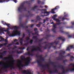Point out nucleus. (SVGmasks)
Listing matches in <instances>:
<instances>
[{
	"label": "nucleus",
	"mask_w": 74,
	"mask_h": 74,
	"mask_svg": "<svg viewBox=\"0 0 74 74\" xmlns=\"http://www.w3.org/2000/svg\"><path fill=\"white\" fill-rule=\"evenodd\" d=\"M2 23L4 25L7 26L8 28L6 30H4V28L0 27V34H2V33L5 34V32L9 37H14L15 36H20L21 31L18 30L20 27H23L25 29H28V26L25 25L24 23L21 22L19 24V26L18 27L17 26H12L10 24L7 23L6 22L3 21H2Z\"/></svg>",
	"instance_id": "1"
},
{
	"label": "nucleus",
	"mask_w": 74,
	"mask_h": 74,
	"mask_svg": "<svg viewBox=\"0 0 74 74\" xmlns=\"http://www.w3.org/2000/svg\"><path fill=\"white\" fill-rule=\"evenodd\" d=\"M21 59V60H17L18 63L15 65L14 64L15 60H13L12 62L9 64L3 66V69L5 70L7 69H15L17 67L19 69V71L22 72L23 74H28V70H22L24 67L28 65V58H26L24 56H22Z\"/></svg>",
	"instance_id": "2"
},
{
	"label": "nucleus",
	"mask_w": 74,
	"mask_h": 74,
	"mask_svg": "<svg viewBox=\"0 0 74 74\" xmlns=\"http://www.w3.org/2000/svg\"><path fill=\"white\" fill-rule=\"evenodd\" d=\"M57 40H58V38L54 42L49 43L48 42L45 41L43 43V44L45 45L44 46H42L41 45V43H39V47H38L37 48L36 47V46H32L31 47L33 49L31 50L30 52L29 51H28V66H29V63H31L30 61L32 60L31 58H29V56H34V55L35 51H39V52H42V50H41V48H43L44 49H47V48H48V49H49L52 47L55 49H57L56 46H54V44H56V45L58 44Z\"/></svg>",
	"instance_id": "3"
},
{
	"label": "nucleus",
	"mask_w": 74,
	"mask_h": 74,
	"mask_svg": "<svg viewBox=\"0 0 74 74\" xmlns=\"http://www.w3.org/2000/svg\"><path fill=\"white\" fill-rule=\"evenodd\" d=\"M38 7V6L35 5L33 7H32V10L34 11H36V10L37 11H41L42 14H46L47 15H41V16H42L43 18H44L45 16H48L49 15V14H50V13H51L52 14H55V12H54V11H55V10H57V9H59V6H56L55 8L52 9L51 10V11L47 12H45L47 11L46 9L40 10L39 9H37V8Z\"/></svg>",
	"instance_id": "4"
},
{
	"label": "nucleus",
	"mask_w": 74,
	"mask_h": 74,
	"mask_svg": "<svg viewBox=\"0 0 74 74\" xmlns=\"http://www.w3.org/2000/svg\"><path fill=\"white\" fill-rule=\"evenodd\" d=\"M25 2H23L21 4L20 6L18 7V11L19 12H22L23 11H27V14H23L22 15L20 14L19 16V20L21 21V19L23 17H26L28 18V9L27 7L24 6Z\"/></svg>",
	"instance_id": "5"
},
{
	"label": "nucleus",
	"mask_w": 74,
	"mask_h": 74,
	"mask_svg": "<svg viewBox=\"0 0 74 74\" xmlns=\"http://www.w3.org/2000/svg\"><path fill=\"white\" fill-rule=\"evenodd\" d=\"M56 53H59L60 55L57 58V60H61L63 61V63H64L67 62V60H64L63 59H64L65 58V57H66L67 56H70V55L71 54V53H70L68 54L67 56H64L63 55L65 53V51L64 50H61V51H56Z\"/></svg>",
	"instance_id": "6"
},
{
	"label": "nucleus",
	"mask_w": 74,
	"mask_h": 74,
	"mask_svg": "<svg viewBox=\"0 0 74 74\" xmlns=\"http://www.w3.org/2000/svg\"><path fill=\"white\" fill-rule=\"evenodd\" d=\"M25 36V35L23 34L22 38H18V41H20L21 45L22 46H27L28 45V37H27L25 39H23V38Z\"/></svg>",
	"instance_id": "7"
},
{
	"label": "nucleus",
	"mask_w": 74,
	"mask_h": 74,
	"mask_svg": "<svg viewBox=\"0 0 74 74\" xmlns=\"http://www.w3.org/2000/svg\"><path fill=\"white\" fill-rule=\"evenodd\" d=\"M51 24H53V28L52 29V31L54 33H55L56 32V29L57 27L56 26H58V25H60L61 24H62L63 25H66L67 23L66 22H58V23H53V22H52L51 23Z\"/></svg>",
	"instance_id": "8"
},
{
	"label": "nucleus",
	"mask_w": 74,
	"mask_h": 74,
	"mask_svg": "<svg viewBox=\"0 0 74 74\" xmlns=\"http://www.w3.org/2000/svg\"><path fill=\"white\" fill-rule=\"evenodd\" d=\"M59 28L60 29V31L61 33H63V34H66L68 35V38H74V34L70 35L69 32H66L63 31V27H59Z\"/></svg>",
	"instance_id": "9"
},
{
	"label": "nucleus",
	"mask_w": 74,
	"mask_h": 74,
	"mask_svg": "<svg viewBox=\"0 0 74 74\" xmlns=\"http://www.w3.org/2000/svg\"><path fill=\"white\" fill-rule=\"evenodd\" d=\"M18 49H20L21 50L20 51H18V50H16L15 51H13L12 52V53H15V52L17 53V54H20V53H22L23 52V50L22 51V49H25V47H19Z\"/></svg>",
	"instance_id": "10"
},
{
	"label": "nucleus",
	"mask_w": 74,
	"mask_h": 74,
	"mask_svg": "<svg viewBox=\"0 0 74 74\" xmlns=\"http://www.w3.org/2000/svg\"><path fill=\"white\" fill-rule=\"evenodd\" d=\"M68 14H66V15H65L64 17L63 18V17H62V16H60L58 17L59 19H62V21H63L65 19H66V20H67V21H69V19L68 18H65V17H68Z\"/></svg>",
	"instance_id": "11"
},
{
	"label": "nucleus",
	"mask_w": 74,
	"mask_h": 74,
	"mask_svg": "<svg viewBox=\"0 0 74 74\" xmlns=\"http://www.w3.org/2000/svg\"><path fill=\"white\" fill-rule=\"evenodd\" d=\"M6 39H4V38L0 36V38L1 39V40H0V42L1 41H5V42H8V40H7V39L8 38V35H6Z\"/></svg>",
	"instance_id": "12"
},
{
	"label": "nucleus",
	"mask_w": 74,
	"mask_h": 74,
	"mask_svg": "<svg viewBox=\"0 0 74 74\" xmlns=\"http://www.w3.org/2000/svg\"><path fill=\"white\" fill-rule=\"evenodd\" d=\"M36 20H31L32 22H37L38 21H41V18H40V16H36Z\"/></svg>",
	"instance_id": "13"
},
{
	"label": "nucleus",
	"mask_w": 74,
	"mask_h": 74,
	"mask_svg": "<svg viewBox=\"0 0 74 74\" xmlns=\"http://www.w3.org/2000/svg\"><path fill=\"white\" fill-rule=\"evenodd\" d=\"M10 0H0V3H3L4 2H8ZM13 1H14L15 3H17V0H12Z\"/></svg>",
	"instance_id": "14"
},
{
	"label": "nucleus",
	"mask_w": 74,
	"mask_h": 74,
	"mask_svg": "<svg viewBox=\"0 0 74 74\" xmlns=\"http://www.w3.org/2000/svg\"><path fill=\"white\" fill-rule=\"evenodd\" d=\"M56 16H57V15L56 14H55L53 15V19L54 21H55L57 22H61V20H59V19L58 18H55Z\"/></svg>",
	"instance_id": "15"
},
{
	"label": "nucleus",
	"mask_w": 74,
	"mask_h": 74,
	"mask_svg": "<svg viewBox=\"0 0 74 74\" xmlns=\"http://www.w3.org/2000/svg\"><path fill=\"white\" fill-rule=\"evenodd\" d=\"M3 59H4L5 60H11V59L14 60V58H13V56H12V55H11V57L9 58H3Z\"/></svg>",
	"instance_id": "16"
},
{
	"label": "nucleus",
	"mask_w": 74,
	"mask_h": 74,
	"mask_svg": "<svg viewBox=\"0 0 74 74\" xmlns=\"http://www.w3.org/2000/svg\"><path fill=\"white\" fill-rule=\"evenodd\" d=\"M18 41V40L16 39L14 40V41L12 42V45H18L19 44L18 42L15 43V42H17Z\"/></svg>",
	"instance_id": "17"
},
{
	"label": "nucleus",
	"mask_w": 74,
	"mask_h": 74,
	"mask_svg": "<svg viewBox=\"0 0 74 74\" xmlns=\"http://www.w3.org/2000/svg\"><path fill=\"white\" fill-rule=\"evenodd\" d=\"M3 51V49H1L0 50V55L1 56H0V59H2L3 60H4V59H3L4 58H3V56H4V54H3V53L1 52H2Z\"/></svg>",
	"instance_id": "18"
},
{
	"label": "nucleus",
	"mask_w": 74,
	"mask_h": 74,
	"mask_svg": "<svg viewBox=\"0 0 74 74\" xmlns=\"http://www.w3.org/2000/svg\"><path fill=\"white\" fill-rule=\"evenodd\" d=\"M34 15V14H32V12L31 11H28V16H33Z\"/></svg>",
	"instance_id": "19"
},
{
	"label": "nucleus",
	"mask_w": 74,
	"mask_h": 74,
	"mask_svg": "<svg viewBox=\"0 0 74 74\" xmlns=\"http://www.w3.org/2000/svg\"><path fill=\"white\" fill-rule=\"evenodd\" d=\"M74 47V46L73 45H69L68 46L66 50V51H70V48H73Z\"/></svg>",
	"instance_id": "20"
},
{
	"label": "nucleus",
	"mask_w": 74,
	"mask_h": 74,
	"mask_svg": "<svg viewBox=\"0 0 74 74\" xmlns=\"http://www.w3.org/2000/svg\"><path fill=\"white\" fill-rule=\"evenodd\" d=\"M71 23L72 25L71 27H66V28H73L74 26V22H72Z\"/></svg>",
	"instance_id": "21"
},
{
	"label": "nucleus",
	"mask_w": 74,
	"mask_h": 74,
	"mask_svg": "<svg viewBox=\"0 0 74 74\" xmlns=\"http://www.w3.org/2000/svg\"><path fill=\"white\" fill-rule=\"evenodd\" d=\"M33 71L30 69H28V74H33Z\"/></svg>",
	"instance_id": "22"
},
{
	"label": "nucleus",
	"mask_w": 74,
	"mask_h": 74,
	"mask_svg": "<svg viewBox=\"0 0 74 74\" xmlns=\"http://www.w3.org/2000/svg\"><path fill=\"white\" fill-rule=\"evenodd\" d=\"M34 1V0H30L29 1H28V8L29 6H30L31 5V3H32V2H33Z\"/></svg>",
	"instance_id": "23"
},
{
	"label": "nucleus",
	"mask_w": 74,
	"mask_h": 74,
	"mask_svg": "<svg viewBox=\"0 0 74 74\" xmlns=\"http://www.w3.org/2000/svg\"><path fill=\"white\" fill-rule=\"evenodd\" d=\"M37 2L38 4H44V3H45L44 2H41L40 1H39L38 0Z\"/></svg>",
	"instance_id": "24"
},
{
	"label": "nucleus",
	"mask_w": 74,
	"mask_h": 74,
	"mask_svg": "<svg viewBox=\"0 0 74 74\" xmlns=\"http://www.w3.org/2000/svg\"><path fill=\"white\" fill-rule=\"evenodd\" d=\"M7 65H5V63H4L3 64H2V63H0V66H3V70H5L6 71H7V69H4L3 68V67H4V66H7Z\"/></svg>",
	"instance_id": "25"
},
{
	"label": "nucleus",
	"mask_w": 74,
	"mask_h": 74,
	"mask_svg": "<svg viewBox=\"0 0 74 74\" xmlns=\"http://www.w3.org/2000/svg\"><path fill=\"white\" fill-rule=\"evenodd\" d=\"M7 43H3V44H0V48H1V47H3V45H4L5 46L6 45H7Z\"/></svg>",
	"instance_id": "26"
},
{
	"label": "nucleus",
	"mask_w": 74,
	"mask_h": 74,
	"mask_svg": "<svg viewBox=\"0 0 74 74\" xmlns=\"http://www.w3.org/2000/svg\"><path fill=\"white\" fill-rule=\"evenodd\" d=\"M32 34L33 35V36H35V35L38 36V32H35L34 33H32Z\"/></svg>",
	"instance_id": "27"
},
{
	"label": "nucleus",
	"mask_w": 74,
	"mask_h": 74,
	"mask_svg": "<svg viewBox=\"0 0 74 74\" xmlns=\"http://www.w3.org/2000/svg\"><path fill=\"white\" fill-rule=\"evenodd\" d=\"M72 67L73 68H72V72L74 71V64L72 63Z\"/></svg>",
	"instance_id": "28"
},
{
	"label": "nucleus",
	"mask_w": 74,
	"mask_h": 74,
	"mask_svg": "<svg viewBox=\"0 0 74 74\" xmlns=\"http://www.w3.org/2000/svg\"><path fill=\"white\" fill-rule=\"evenodd\" d=\"M34 24H28V26L29 27H33L34 26Z\"/></svg>",
	"instance_id": "29"
},
{
	"label": "nucleus",
	"mask_w": 74,
	"mask_h": 74,
	"mask_svg": "<svg viewBox=\"0 0 74 74\" xmlns=\"http://www.w3.org/2000/svg\"><path fill=\"white\" fill-rule=\"evenodd\" d=\"M32 38H34L35 40H38V38H37V36H34L32 37Z\"/></svg>",
	"instance_id": "30"
},
{
	"label": "nucleus",
	"mask_w": 74,
	"mask_h": 74,
	"mask_svg": "<svg viewBox=\"0 0 74 74\" xmlns=\"http://www.w3.org/2000/svg\"><path fill=\"white\" fill-rule=\"evenodd\" d=\"M7 53V51H3L2 53L3 55H4H4H5V54H6Z\"/></svg>",
	"instance_id": "31"
},
{
	"label": "nucleus",
	"mask_w": 74,
	"mask_h": 74,
	"mask_svg": "<svg viewBox=\"0 0 74 74\" xmlns=\"http://www.w3.org/2000/svg\"><path fill=\"white\" fill-rule=\"evenodd\" d=\"M74 59V57L72 56H71V57H70V59L71 60L73 61V60Z\"/></svg>",
	"instance_id": "32"
},
{
	"label": "nucleus",
	"mask_w": 74,
	"mask_h": 74,
	"mask_svg": "<svg viewBox=\"0 0 74 74\" xmlns=\"http://www.w3.org/2000/svg\"><path fill=\"white\" fill-rule=\"evenodd\" d=\"M51 36V35H50L49 34H48L47 35V38H46V39H47V40H48V38H49V37H50Z\"/></svg>",
	"instance_id": "33"
},
{
	"label": "nucleus",
	"mask_w": 74,
	"mask_h": 74,
	"mask_svg": "<svg viewBox=\"0 0 74 74\" xmlns=\"http://www.w3.org/2000/svg\"><path fill=\"white\" fill-rule=\"evenodd\" d=\"M8 45L6 46V47H8L9 46H11L12 45V43H10V44H8Z\"/></svg>",
	"instance_id": "34"
},
{
	"label": "nucleus",
	"mask_w": 74,
	"mask_h": 74,
	"mask_svg": "<svg viewBox=\"0 0 74 74\" xmlns=\"http://www.w3.org/2000/svg\"><path fill=\"white\" fill-rule=\"evenodd\" d=\"M2 49V51H3V49H4V50H7L8 49H7V48L5 47H3V49Z\"/></svg>",
	"instance_id": "35"
},
{
	"label": "nucleus",
	"mask_w": 74,
	"mask_h": 74,
	"mask_svg": "<svg viewBox=\"0 0 74 74\" xmlns=\"http://www.w3.org/2000/svg\"><path fill=\"white\" fill-rule=\"evenodd\" d=\"M46 32H48V33H49V32H50V31L49 30V29H47L46 30Z\"/></svg>",
	"instance_id": "36"
},
{
	"label": "nucleus",
	"mask_w": 74,
	"mask_h": 74,
	"mask_svg": "<svg viewBox=\"0 0 74 74\" xmlns=\"http://www.w3.org/2000/svg\"><path fill=\"white\" fill-rule=\"evenodd\" d=\"M33 41V40H31L30 41V42L31 44H32Z\"/></svg>",
	"instance_id": "37"
},
{
	"label": "nucleus",
	"mask_w": 74,
	"mask_h": 74,
	"mask_svg": "<svg viewBox=\"0 0 74 74\" xmlns=\"http://www.w3.org/2000/svg\"><path fill=\"white\" fill-rule=\"evenodd\" d=\"M36 26H37V27H40V24H37L36 25Z\"/></svg>",
	"instance_id": "38"
},
{
	"label": "nucleus",
	"mask_w": 74,
	"mask_h": 74,
	"mask_svg": "<svg viewBox=\"0 0 74 74\" xmlns=\"http://www.w3.org/2000/svg\"><path fill=\"white\" fill-rule=\"evenodd\" d=\"M24 55H28V52H27V53H26L24 54Z\"/></svg>",
	"instance_id": "39"
},
{
	"label": "nucleus",
	"mask_w": 74,
	"mask_h": 74,
	"mask_svg": "<svg viewBox=\"0 0 74 74\" xmlns=\"http://www.w3.org/2000/svg\"><path fill=\"white\" fill-rule=\"evenodd\" d=\"M43 39L42 38L40 40H39V42H41L42 41V40H43Z\"/></svg>",
	"instance_id": "40"
},
{
	"label": "nucleus",
	"mask_w": 74,
	"mask_h": 74,
	"mask_svg": "<svg viewBox=\"0 0 74 74\" xmlns=\"http://www.w3.org/2000/svg\"><path fill=\"white\" fill-rule=\"evenodd\" d=\"M37 28H35L34 29V31H37Z\"/></svg>",
	"instance_id": "41"
},
{
	"label": "nucleus",
	"mask_w": 74,
	"mask_h": 74,
	"mask_svg": "<svg viewBox=\"0 0 74 74\" xmlns=\"http://www.w3.org/2000/svg\"><path fill=\"white\" fill-rule=\"evenodd\" d=\"M45 22H46V20H43V23H45Z\"/></svg>",
	"instance_id": "42"
},
{
	"label": "nucleus",
	"mask_w": 74,
	"mask_h": 74,
	"mask_svg": "<svg viewBox=\"0 0 74 74\" xmlns=\"http://www.w3.org/2000/svg\"><path fill=\"white\" fill-rule=\"evenodd\" d=\"M46 21H48V18H46Z\"/></svg>",
	"instance_id": "43"
},
{
	"label": "nucleus",
	"mask_w": 74,
	"mask_h": 74,
	"mask_svg": "<svg viewBox=\"0 0 74 74\" xmlns=\"http://www.w3.org/2000/svg\"><path fill=\"white\" fill-rule=\"evenodd\" d=\"M45 8H48V6L47 5H45Z\"/></svg>",
	"instance_id": "44"
},
{
	"label": "nucleus",
	"mask_w": 74,
	"mask_h": 74,
	"mask_svg": "<svg viewBox=\"0 0 74 74\" xmlns=\"http://www.w3.org/2000/svg\"><path fill=\"white\" fill-rule=\"evenodd\" d=\"M61 47V46L60 45V46L58 47V49H60V47Z\"/></svg>",
	"instance_id": "45"
},
{
	"label": "nucleus",
	"mask_w": 74,
	"mask_h": 74,
	"mask_svg": "<svg viewBox=\"0 0 74 74\" xmlns=\"http://www.w3.org/2000/svg\"><path fill=\"white\" fill-rule=\"evenodd\" d=\"M42 7H43L41 6H40L39 7V8H42Z\"/></svg>",
	"instance_id": "46"
},
{
	"label": "nucleus",
	"mask_w": 74,
	"mask_h": 74,
	"mask_svg": "<svg viewBox=\"0 0 74 74\" xmlns=\"http://www.w3.org/2000/svg\"><path fill=\"white\" fill-rule=\"evenodd\" d=\"M14 47L15 48H17L18 47H17L16 46H14Z\"/></svg>",
	"instance_id": "47"
},
{
	"label": "nucleus",
	"mask_w": 74,
	"mask_h": 74,
	"mask_svg": "<svg viewBox=\"0 0 74 74\" xmlns=\"http://www.w3.org/2000/svg\"><path fill=\"white\" fill-rule=\"evenodd\" d=\"M12 49L13 50H14V49H15V48L14 47V48H12Z\"/></svg>",
	"instance_id": "48"
},
{
	"label": "nucleus",
	"mask_w": 74,
	"mask_h": 74,
	"mask_svg": "<svg viewBox=\"0 0 74 74\" xmlns=\"http://www.w3.org/2000/svg\"><path fill=\"white\" fill-rule=\"evenodd\" d=\"M40 23V24H42V23H43L40 22V23Z\"/></svg>",
	"instance_id": "49"
},
{
	"label": "nucleus",
	"mask_w": 74,
	"mask_h": 74,
	"mask_svg": "<svg viewBox=\"0 0 74 74\" xmlns=\"http://www.w3.org/2000/svg\"><path fill=\"white\" fill-rule=\"evenodd\" d=\"M36 63V62H33L32 63V64H33V63Z\"/></svg>",
	"instance_id": "50"
},
{
	"label": "nucleus",
	"mask_w": 74,
	"mask_h": 74,
	"mask_svg": "<svg viewBox=\"0 0 74 74\" xmlns=\"http://www.w3.org/2000/svg\"><path fill=\"white\" fill-rule=\"evenodd\" d=\"M27 51H28V47H27Z\"/></svg>",
	"instance_id": "51"
},
{
	"label": "nucleus",
	"mask_w": 74,
	"mask_h": 74,
	"mask_svg": "<svg viewBox=\"0 0 74 74\" xmlns=\"http://www.w3.org/2000/svg\"><path fill=\"white\" fill-rule=\"evenodd\" d=\"M42 29V28H41V29H40V31H41V29Z\"/></svg>",
	"instance_id": "52"
},
{
	"label": "nucleus",
	"mask_w": 74,
	"mask_h": 74,
	"mask_svg": "<svg viewBox=\"0 0 74 74\" xmlns=\"http://www.w3.org/2000/svg\"><path fill=\"white\" fill-rule=\"evenodd\" d=\"M28 33L29 34V30H28Z\"/></svg>",
	"instance_id": "53"
},
{
	"label": "nucleus",
	"mask_w": 74,
	"mask_h": 74,
	"mask_svg": "<svg viewBox=\"0 0 74 74\" xmlns=\"http://www.w3.org/2000/svg\"><path fill=\"white\" fill-rule=\"evenodd\" d=\"M48 24H49V23H48L47 24V25H48Z\"/></svg>",
	"instance_id": "54"
},
{
	"label": "nucleus",
	"mask_w": 74,
	"mask_h": 74,
	"mask_svg": "<svg viewBox=\"0 0 74 74\" xmlns=\"http://www.w3.org/2000/svg\"><path fill=\"white\" fill-rule=\"evenodd\" d=\"M15 72L13 73V74H15Z\"/></svg>",
	"instance_id": "55"
},
{
	"label": "nucleus",
	"mask_w": 74,
	"mask_h": 74,
	"mask_svg": "<svg viewBox=\"0 0 74 74\" xmlns=\"http://www.w3.org/2000/svg\"><path fill=\"white\" fill-rule=\"evenodd\" d=\"M28 40H29V38L28 37Z\"/></svg>",
	"instance_id": "56"
},
{
	"label": "nucleus",
	"mask_w": 74,
	"mask_h": 74,
	"mask_svg": "<svg viewBox=\"0 0 74 74\" xmlns=\"http://www.w3.org/2000/svg\"><path fill=\"white\" fill-rule=\"evenodd\" d=\"M8 49H10V48H8Z\"/></svg>",
	"instance_id": "57"
},
{
	"label": "nucleus",
	"mask_w": 74,
	"mask_h": 74,
	"mask_svg": "<svg viewBox=\"0 0 74 74\" xmlns=\"http://www.w3.org/2000/svg\"><path fill=\"white\" fill-rule=\"evenodd\" d=\"M51 63H53V62H52Z\"/></svg>",
	"instance_id": "58"
},
{
	"label": "nucleus",
	"mask_w": 74,
	"mask_h": 74,
	"mask_svg": "<svg viewBox=\"0 0 74 74\" xmlns=\"http://www.w3.org/2000/svg\"><path fill=\"white\" fill-rule=\"evenodd\" d=\"M64 14H66V12H64Z\"/></svg>",
	"instance_id": "59"
},
{
	"label": "nucleus",
	"mask_w": 74,
	"mask_h": 74,
	"mask_svg": "<svg viewBox=\"0 0 74 74\" xmlns=\"http://www.w3.org/2000/svg\"><path fill=\"white\" fill-rule=\"evenodd\" d=\"M61 44H60V45Z\"/></svg>",
	"instance_id": "60"
},
{
	"label": "nucleus",
	"mask_w": 74,
	"mask_h": 74,
	"mask_svg": "<svg viewBox=\"0 0 74 74\" xmlns=\"http://www.w3.org/2000/svg\"><path fill=\"white\" fill-rule=\"evenodd\" d=\"M36 12V13H38V12Z\"/></svg>",
	"instance_id": "61"
},
{
	"label": "nucleus",
	"mask_w": 74,
	"mask_h": 74,
	"mask_svg": "<svg viewBox=\"0 0 74 74\" xmlns=\"http://www.w3.org/2000/svg\"><path fill=\"white\" fill-rule=\"evenodd\" d=\"M30 33H31V32H30Z\"/></svg>",
	"instance_id": "62"
},
{
	"label": "nucleus",
	"mask_w": 74,
	"mask_h": 74,
	"mask_svg": "<svg viewBox=\"0 0 74 74\" xmlns=\"http://www.w3.org/2000/svg\"><path fill=\"white\" fill-rule=\"evenodd\" d=\"M28 48H29V47H28Z\"/></svg>",
	"instance_id": "63"
}]
</instances>
